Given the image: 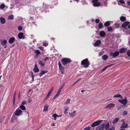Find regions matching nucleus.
Returning <instances> with one entry per match:
<instances>
[{
  "mask_svg": "<svg viewBox=\"0 0 130 130\" xmlns=\"http://www.w3.org/2000/svg\"><path fill=\"white\" fill-rule=\"evenodd\" d=\"M81 64L84 65V67L87 68L89 67L90 64L88 59H86L81 61Z\"/></svg>",
  "mask_w": 130,
  "mask_h": 130,
  "instance_id": "obj_1",
  "label": "nucleus"
},
{
  "mask_svg": "<svg viewBox=\"0 0 130 130\" xmlns=\"http://www.w3.org/2000/svg\"><path fill=\"white\" fill-rule=\"evenodd\" d=\"M71 61L70 59L67 58H64L61 60V62L64 65L67 64L68 63L71 62Z\"/></svg>",
  "mask_w": 130,
  "mask_h": 130,
  "instance_id": "obj_2",
  "label": "nucleus"
},
{
  "mask_svg": "<svg viewBox=\"0 0 130 130\" xmlns=\"http://www.w3.org/2000/svg\"><path fill=\"white\" fill-rule=\"evenodd\" d=\"M22 111L19 108H18L15 110L14 114L16 116H21L22 114Z\"/></svg>",
  "mask_w": 130,
  "mask_h": 130,
  "instance_id": "obj_3",
  "label": "nucleus"
},
{
  "mask_svg": "<svg viewBox=\"0 0 130 130\" xmlns=\"http://www.w3.org/2000/svg\"><path fill=\"white\" fill-rule=\"evenodd\" d=\"M119 54V52L118 51H116L115 53L111 52L110 53V55L113 56V57L115 58L118 56Z\"/></svg>",
  "mask_w": 130,
  "mask_h": 130,
  "instance_id": "obj_4",
  "label": "nucleus"
},
{
  "mask_svg": "<svg viewBox=\"0 0 130 130\" xmlns=\"http://www.w3.org/2000/svg\"><path fill=\"white\" fill-rule=\"evenodd\" d=\"M102 120L96 121L93 123L91 125L92 127H94L100 124L102 122Z\"/></svg>",
  "mask_w": 130,
  "mask_h": 130,
  "instance_id": "obj_5",
  "label": "nucleus"
},
{
  "mask_svg": "<svg viewBox=\"0 0 130 130\" xmlns=\"http://www.w3.org/2000/svg\"><path fill=\"white\" fill-rule=\"evenodd\" d=\"M105 124L103 123L97 126L96 128V130H103L105 127Z\"/></svg>",
  "mask_w": 130,
  "mask_h": 130,
  "instance_id": "obj_6",
  "label": "nucleus"
},
{
  "mask_svg": "<svg viewBox=\"0 0 130 130\" xmlns=\"http://www.w3.org/2000/svg\"><path fill=\"white\" fill-rule=\"evenodd\" d=\"M98 0H93L92 1V3H93V5L94 6H99L100 5V3L98 2Z\"/></svg>",
  "mask_w": 130,
  "mask_h": 130,
  "instance_id": "obj_7",
  "label": "nucleus"
},
{
  "mask_svg": "<svg viewBox=\"0 0 130 130\" xmlns=\"http://www.w3.org/2000/svg\"><path fill=\"white\" fill-rule=\"evenodd\" d=\"M122 104L125 105L127 103V101L126 98L125 99H122V100H118Z\"/></svg>",
  "mask_w": 130,
  "mask_h": 130,
  "instance_id": "obj_8",
  "label": "nucleus"
},
{
  "mask_svg": "<svg viewBox=\"0 0 130 130\" xmlns=\"http://www.w3.org/2000/svg\"><path fill=\"white\" fill-rule=\"evenodd\" d=\"M115 105V104H114L110 103L107 105L106 107V108L110 109L112 107H114Z\"/></svg>",
  "mask_w": 130,
  "mask_h": 130,
  "instance_id": "obj_9",
  "label": "nucleus"
},
{
  "mask_svg": "<svg viewBox=\"0 0 130 130\" xmlns=\"http://www.w3.org/2000/svg\"><path fill=\"white\" fill-rule=\"evenodd\" d=\"M127 50L126 48H122L119 50V52L120 54L124 53L126 52Z\"/></svg>",
  "mask_w": 130,
  "mask_h": 130,
  "instance_id": "obj_10",
  "label": "nucleus"
},
{
  "mask_svg": "<svg viewBox=\"0 0 130 130\" xmlns=\"http://www.w3.org/2000/svg\"><path fill=\"white\" fill-rule=\"evenodd\" d=\"M101 43V41L100 40H98L94 43V45L95 46H97L100 45Z\"/></svg>",
  "mask_w": 130,
  "mask_h": 130,
  "instance_id": "obj_11",
  "label": "nucleus"
},
{
  "mask_svg": "<svg viewBox=\"0 0 130 130\" xmlns=\"http://www.w3.org/2000/svg\"><path fill=\"white\" fill-rule=\"evenodd\" d=\"M18 36L20 39H24V37L23 36V34L22 32L19 33L18 35Z\"/></svg>",
  "mask_w": 130,
  "mask_h": 130,
  "instance_id": "obj_12",
  "label": "nucleus"
},
{
  "mask_svg": "<svg viewBox=\"0 0 130 130\" xmlns=\"http://www.w3.org/2000/svg\"><path fill=\"white\" fill-rule=\"evenodd\" d=\"M129 23L128 22H124L122 25V27L123 28H125L127 26Z\"/></svg>",
  "mask_w": 130,
  "mask_h": 130,
  "instance_id": "obj_13",
  "label": "nucleus"
},
{
  "mask_svg": "<svg viewBox=\"0 0 130 130\" xmlns=\"http://www.w3.org/2000/svg\"><path fill=\"white\" fill-rule=\"evenodd\" d=\"M128 125L127 124H125L124 122H123L121 126V128H125L127 127Z\"/></svg>",
  "mask_w": 130,
  "mask_h": 130,
  "instance_id": "obj_14",
  "label": "nucleus"
},
{
  "mask_svg": "<svg viewBox=\"0 0 130 130\" xmlns=\"http://www.w3.org/2000/svg\"><path fill=\"white\" fill-rule=\"evenodd\" d=\"M48 107V105L47 104H45L44 105V108L43 111H47Z\"/></svg>",
  "mask_w": 130,
  "mask_h": 130,
  "instance_id": "obj_15",
  "label": "nucleus"
},
{
  "mask_svg": "<svg viewBox=\"0 0 130 130\" xmlns=\"http://www.w3.org/2000/svg\"><path fill=\"white\" fill-rule=\"evenodd\" d=\"M0 20L1 23L2 24H4L6 22V20L5 18L3 17L0 18Z\"/></svg>",
  "mask_w": 130,
  "mask_h": 130,
  "instance_id": "obj_16",
  "label": "nucleus"
},
{
  "mask_svg": "<svg viewBox=\"0 0 130 130\" xmlns=\"http://www.w3.org/2000/svg\"><path fill=\"white\" fill-rule=\"evenodd\" d=\"M15 40V38L12 37L10 38L9 40V42L10 43H12Z\"/></svg>",
  "mask_w": 130,
  "mask_h": 130,
  "instance_id": "obj_17",
  "label": "nucleus"
},
{
  "mask_svg": "<svg viewBox=\"0 0 130 130\" xmlns=\"http://www.w3.org/2000/svg\"><path fill=\"white\" fill-rule=\"evenodd\" d=\"M29 76H31V77H32V82L33 81H34V77L35 76L34 75V74L31 71H30L29 72Z\"/></svg>",
  "mask_w": 130,
  "mask_h": 130,
  "instance_id": "obj_18",
  "label": "nucleus"
},
{
  "mask_svg": "<svg viewBox=\"0 0 130 130\" xmlns=\"http://www.w3.org/2000/svg\"><path fill=\"white\" fill-rule=\"evenodd\" d=\"M47 71L42 70L40 73L39 76L40 77H41L42 75L44 74L45 73H47Z\"/></svg>",
  "mask_w": 130,
  "mask_h": 130,
  "instance_id": "obj_19",
  "label": "nucleus"
},
{
  "mask_svg": "<svg viewBox=\"0 0 130 130\" xmlns=\"http://www.w3.org/2000/svg\"><path fill=\"white\" fill-rule=\"evenodd\" d=\"M7 41L5 39L2 40L1 41V43L3 45H5L7 43Z\"/></svg>",
  "mask_w": 130,
  "mask_h": 130,
  "instance_id": "obj_20",
  "label": "nucleus"
},
{
  "mask_svg": "<svg viewBox=\"0 0 130 130\" xmlns=\"http://www.w3.org/2000/svg\"><path fill=\"white\" fill-rule=\"evenodd\" d=\"M99 35L101 37H103L105 35L106 33L104 31H102L100 32Z\"/></svg>",
  "mask_w": 130,
  "mask_h": 130,
  "instance_id": "obj_21",
  "label": "nucleus"
},
{
  "mask_svg": "<svg viewBox=\"0 0 130 130\" xmlns=\"http://www.w3.org/2000/svg\"><path fill=\"white\" fill-rule=\"evenodd\" d=\"M18 108L20 109L23 110H25L26 109L25 107L23 105H21Z\"/></svg>",
  "mask_w": 130,
  "mask_h": 130,
  "instance_id": "obj_22",
  "label": "nucleus"
},
{
  "mask_svg": "<svg viewBox=\"0 0 130 130\" xmlns=\"http://www.w3.org/2000/svg\"><path fill=\"white\" fill-rule=\"evenodd\" d=\"M53 90V87H52L50 90L47 94V96H49L51 93L52 92Z\"/></svg>",
  "mask_w": 130,
  "mask_h": 130,
  "instance_id": "obj_23",
  "label": "nucleus"
},
{
  "mask_svg": "<svg viewBox=\"0 0 130 130\" xmlns=\"http://www.w3.org/2000/svg\"><path fill=\"white\" fill-rule=\"evenodd\" d=\"M110 23L109 21H107L105 22L104 24L105 26L108 27L110 25Z\"/></svg>",
  "mask_w": 130,
  "mask_h": 130,
  "instance_id": "obj_24",
  "label": "nucleus"
},
{
  "mask_svg": "<svg viewBox=\"0 0 130 130\" xmlns=\"http://www.w3.org/2000/svg\"><path fill=\"white\" fill-rule=\"evenodd\" d=\"M126 20V18L123 16H121L120 18V20L122 22H124Z\"/></svg>",
  "mask_w": 130,
  "mask_h": 130,
  "instance_id": "obj_25",
  "label": "nucleus"
},
{
  "mask_svg": "<svg viewBox=\"0 0 130 130\" xmlns=\"http://www.w3.org/2000/svg\"><path fill=\"white\" fill-rule=\"evenodd\" d=\"M64 113L67 114L68 113L67 112H66L69 109V107L67 106H65L64 107Z\"/></svg>",
  "mask_w": 130,
  "mask_h": 130,
  "instance_id": "obj_26",
  "label": "nucleus"
},
{
  "mask_svg": "<svg viewBox=\"0 0 130 130\" xmlns=\"http://www.w3.org/2000/svg\"><path fill=\"white\" fill-rule=\"evenodd\" d=\"M108 58V57L107 55H105L102 56V59L104 60H107Z\"/></svg>",
  "mask_w": 130,
  "mask_h": 130,
  "instance_id": "obj_27",
  "label": "nucleus"
},
{
  "mask_svg": "<svg viewBox=\"0 0 130 130\" xmlns=\"http://www.w3.org/2000/svg\"><path fill=\"white\" fill-rule=\"evenodd\" d=\"M119 118H117L115 119L112 122V123L113 124H115L117 123L118 120H119Z\"/></svg>",
  "mask_w": 130,
  "mask_h": 130,
  "instance_id": "obj_28",
  "label": "nucleus"
},
{
  "mask_svg": "<svg viewBox=\"0 0 130 130\" xmlns=\"http://www.w3.org/2000/svg\"><path fill=\"white\" fill-rule=\"evenodd\" d=\"M113 97L116 98L120 97L122 99L123 98L122 96L121 95L119 94H118L114 95L113 96Z\"/></svg>",
  "mask_w": 130,
  "mask_h": 130,
  "instance_id": "obj_29",
  "label": "nucleus"
},
{
  "mask_svg": "<svg viewBox=\"0 0 130 130\" xmlns=\"http://www.w3.org/2000/svg\"><path fill=\"white\" fill-rule=\"evenodd\" d=\"M40 65L43 66H44L45 65V63H43L41 61L39 60L38 61Z\"/></svg>",
  "mask_w": 130,
  "mask_h": 130,
  "instance_id": "obj_30",
  "label": "nucleus"
},
{
  "mask_svg": "<svg viewBox=\"0 0 130 130\" xmlns=\"http://www.w3.org/2000/svg\"><path fill=\"white\" fill-rule=\"evenodd\" d=\"M33 70L35 72H38L39 71V69L38 68H34Z\"/></svg>",
  "mask_w": 130,
  "mask_h": 130,
  "instance_id": "obj_31",
  "label": "nucleus"
},
{
  "mask_svg": "<svg viewBox=\"0 0 130 130\" xmlns=\"http://www.w3.org/2000/svg\"><path fill=\"white\" fill-rule=\"evenodd\" d=\"M113 28L111 27H109L107 28V31L108 32L111 31L112 30Z\"/></svg>",
  "mask_w": 130,
  "mask_h": 130,
  "instance_id": "obj_32",
  "label": "nucleus"
},
{
  "mask_svg": "<svg viewBox=\"0 0 130 130\" xmlns=\"http://www.w3.org/2000/svg\"><path fill=\"white\" fill-rule=\"evenodd\" d=\"M70 99H68L65 102V104H69L70 103Z\"/></svg>",
  "mask_w": 130,
  "mask_h": 130,
  "instance_id": "obj_33",
  "label": "nucleus"
},
{
  "mask_svg": "<svg viewBox=\"0 0 130 130\" xmlns=\"http://www.w3.org/2000/svg\"><path fill=\"white\" fill-rule=\"evenodd\" d=\"M5 7V5L4 4H1L0 6V8L1 9H3Z\"/></svg>",
  "mask_w": 130,
  "mask_h": 130,
  "instance_id": "obj_34",
  "label": "nucleus"
},
{
  "mask_svg": "<svg viewBox=\"0 0 130 130\" xmlns=\"http://www.w3.org/2000/svg\"><path fill=\"white\" fill-rule=\"evenodd\" d=\"M35 53L38 56L39 54H40V51L38 50H35Z\"/></svg>",
  "mask_w": 130,
  "mask_h": 130,
  "instance_id": "obj_35",
  "label": "nucleus"
},
{
  "mask_svg": "<svg viewBox=\"0 0 130 130\" xmlns=\"http://www.w3.org/2000/svg\"><path fill=\"white\" fill-rule=\"evenodd\" d=\"M8 19L9 20H13L14 19L13 16L12 15H11L8 17Z\"/></svg>",
  "mask_w": 130,
  "mask_h": 130,
  "instance_id": "obj_36",
  "label": "nucleus"
},
{
  "mask_svg": "<svg viewBox=\"0 0 130 130\" xmlns=\"http://www.w3.org/2000/svg\"><path fill=\"white\" fill-rule=\"evenodd\" d=\"M99 27L100 29H101L103 27V24L101 23H100L99 24Z\"/></svg>",
  "mask_w": 130,
  "mask_h": 130,
  "instance_id": "obj_37",
  "label": "nucleus"
},
{
  "mask_svg": "<svg viewBox=\"0 0 130 130\" xmlns=\"http://www.w3.org/2000/svg\"><path fill=\"white\" fill-rule=\"evenodd\" d=\"M22 29V26H19L18 27V30L19 31H21Z\"/></svg>",
  "mask_w": 130,
  "mask_h": 130,
  "instance_id": "obj_38",
  "label": "nucleus"
},
{
  "mask_svg": "<svg viewBox=\"0 0 130 130\" xmlns=\"http://www.w3.org/2000/svg\"><path fill=\"white\" fill-rule=\"evenodd\" d=\"M65 85V83H64L62 84V85L59 88V89H61L62 90V89L63 88V87H64V85Z\"/></svg>",
  "mask_w": 130,
  "mask_h": 130,
  "instance_id": "obj_39",
  "label": "nucleus"
},
{
  "mask_svg": "<svg viewBox=\"0 0 130 130\" xmlns=\"http://www.w3.org/2000/svg\"><path fill=\"white\" fill-rule=\"evenodd\" d=\"M127 54L128 56L130 57V50H128L127 51Z\"/></svg>",
  "mask_w": 130,
  "mask_h": 130,
  "instance_id": "obj_40",
  "label": "nucleus"
},
{
  "mask_svg": "<svg viewBox=\"0 0 130 130\" xmlns=\"http://www.w3.org/2000/svg\"><path fill=\"white\" fill-rule=\"evenodd\" d=\"M76 111H73V113H71V116L73 117L75 115V114L76 113Z\"/></svg>",
  "mask_w": 130,
  "mask_h": 130,
  "instance_id": "obj_41",
  "label": "nucleus"
},
{
  "mask_svg": "<svg viewBox=\"0 0 130 130\" xmlns=\"http://www.w3.org/2000/svg\"><path fill=\"white\" fill-rule=\"evenodd\" d=\"M119 2L120 3L122 4H124L125 3L124 0H119Z\"/></svg>",
  "mask_w": 130,
  "mask_h": 130,
  "instance_id": "obj_42",
  "label": "nucleus"
},
{
  "mask_svg": "<svg viewBox=\"0 0 130 130\" xmlns=\"http://www.w3.org/2000/svg\"><path fill=\"white\" fill-rule=\"evenodd\" d=\"M127 114V112L126 111H124L123 112L122 114L123 115H126Z\"/></svg>",
  "mask_w": 130,
  "mask_h": 130,
  "instance_id": "obj_43",
  "label": "nucleus"
},
{
  "mask_svg": "<svg viewBox=\"0 0 130 130\" xmlns=\"http://www.w3.org/2000/svg\"><path fill=\"white\" fill-rule=\"evenodd\" d=\"M104 54V52L103 51L101 52L99 54V56H100Z\"/></svg>",
  "mask_w": 130,
  "mask_h": 130,
  "instance_id": "obj_44",
  "label": "nucleus"
},
{
  "mask_svg": "<svg viewBox=\"0 0 130 130\" xmlns=\"http://www.w3.org/2000/svg\"><path fill=\"white\" fill-rule=\"evenodd\" d=\"M26 102L25 101H22V102L21 103V105H24L26 103Z\"/></svg>",
  "mask_w": 130,
  "mask_h": 130,
  "instance_id": "obj_45",
  "label": "nucleus"
},
{
  "mask_svg": "<svg viewBox=\"0 0 130 130\" xmlns=\"http://www.w3.org/2000/svg\"><path fill=\"white\" fill-rule=\"evenodd\" d=\"M59 94L58 93H57L54 96V97L53 99H55L59 95Z\"/></svg>",
  "mask_w": 130,
  "mask_h": 130,
  "instance_id": "obj_46",
  "label": "nucleus"
},
{
  "mask_svg": "<svg viewBox=\"0 0 130 130\" xmlns=\"http://www.w3.org/2000/svg\"><path fill=\"white\" fill-rule=\"evenodd\" d=\"M109 127V125L108 124H107L105 126V128L106 129H107V128H108Z\"/></svg>",
  "mask_w": 130,
  "mask_h": 130,
  "instance_id": "obj_47",
  "label": "nucleus"
},
{
  "mask_svg": "<svg viewBox=\"0 0 130 130\" xmlns=\"http://www.w3.org/2000/svg\"><path fill=\"white\" fill-rule=\"evenodd\" d=\"M16 93V91H15V92H14V94H13V99H15V95Z\"/></svg>",
  "mask_w": 130,
  "mask_h": 130,
  "instance_id": "obj_48",
  "label": "nucleus"
},
{
  "mask_svg": "<svg viewBox=\"0 0 130 130\" xmlns=\"http://www.w3.org/2000/svg\"><path fill=\"white\" fill-rule=\"evenodd\" d=\"M52 116L54 118H56L57 117V115L56 114H54Z\"/></svg>",
  "mask_w": 130,
  "mask_h": 130,
  "instance_id": "obj_49",
  "label": "nucleus"
},
{
  "mask_svg": "<svg viewBox=\"0 0 130 130\" xmlns=\"http://www.w3.org/2000/svg\"><path fill=\"white\" fill-rule=\"evenodd\" d=\"M49 96H47L44 99V101H43V103H44L45 101L48 98Z\"/></svg>",
  "mask_w": 130,
  "mask_h": 130,
  "instance_id": "obj_50",
  "label": "nucleus"
},
{
  "mask_svg": "<svg viewBox=\"0 0 130 130\" xmlns=\"http://www.w3.org/2000/svg\"><path fill=\"white\" fill-rule=\"evenodd\" d=\"M48 44L47 43H43V45L45 46L47 45Z\"/></svg>",
  "mask_w": 130,
  "mask_h": 130,
  "instance_id": "obj_51",
  "label": "nucleus"
},
{
  "mask_svg": "<svg viewBox=\"0 0 130 130\" xmlns=\"http://www.w3.org/2000/svg\"><path fill=\"white\" fill-rule=\"evenodd\" d=\"M91 128L90 127H88L86 128L84 130H89Z\"/></svg>",
  "mask_w": 130,
  "mask_h": 130,
  "instance_id": "obj_52",
  "label": "nucleus"
},
{
  "mask_svg": "<svg viewBox=\"0 0 130 130\" xmlns=\"http://www.w3.org/2000/svg\"><path fill=\"white\" fill-rule=\"evenodd\" d=\"M59 68L61 70H62L64 68V67L62 66H59Z\"/></svg>",
  "mask_w": 130,
  "mask_h": 130,
  "instance_id": "obj_53",
  "label": "nucleus"
},
{
  "mask_svg": "<svg viewBox=\"0 0 130 130\" xmlns=\"http://www.w3.org/2000/svg\"><path fill=\"white\" fill-rule=\"evenodd\" d=\"M39 48L40 50H41L42 51H43V50H44V49H44L43 47H42V46H39Z\"/></svg>",
  "mask_w": 130,
  "mask_h": 130,
  "instance_id": "obj_54",
  "label": "nucleus"
},
{
  "mask_svg": "<svg viewBox=\"0 0 130 130\" xmlns=\"http://www.w3.org/2000/svg\"><path fill=\"white\" fill-rule=\"evenodd\" d=\"M99 22V20L98 19H96L95 20V22L96 23H98Z\"/></svg>",
  "mask_w": 130,
  "mask_h": 130,
  "instance_id": "obj_55",
  "label": "nucleus"
},
{
  "mask_svg": "<svg viewBox=\"0 0 130 130\" xmlns=\"http://www.w3.org/2000/svg\"><path fill=\"white\" fill-rule=\"evenodd\" d=\"M81 79H82V78H80L77 81H76V82H75V83L73 85V86H74L76 83H77V82H78V81H79V80H80Z\"/></svg>",
  "mask_w": 130,
  "mask_h": 130,
  "instance_id": "obj_56",
  "label": "nucleus"
},
{
  "mask_svg": "<svg viewBox=\"0 0 130 130\" xmlns=\"http://www.w3.org/2000/svg\"><path fill=\"white\" fill-rule=\"evenodd\" d=\"M61 90L59 89L58 90L57 93H58V94H59V93H60V92H61Z\"/></svg>",
  "mask_w": 130,
  "mask_h": 130,
  "instance_id": "obj_57",
  "label": "nucleus"
},
{
  "mask_svg": "<svg viewBox=\"0 0 130 130\" xmlns=\"http://www.w3.org/2000/svg\"><path fill=\"white\" fill-rule=\"evenodd\" d=\"M119 24H115V25L117 27V28H118L119 27Z\"/></svg>",
  "mask_w": 130,
  "mask_h": 130,
  "instance_id": "obj_58",
  "label": "nucleus"
},
{
  "mask_svg": "<svg viewBox=\"0 0 130 130\" xmlns=\"http://www.w3.org/2000/svg\"><path fill=\"white\" fill-rule=\"evenodd\" d=\"M107 66H106L102 70V72H103L107 68Z\"/></svg>",
  "mask_w": 130,
  "mask_h": 130,
  "instance_id": "obj_59",
  "label": "nucleus"
},
{
  "mask_svg": "<svg viewBox=\"0 0 130 130\" xmlns=\"http://www.w3.org/2000/svg\"><path fill=\"white\" fill-rule=\"evenodd\" d=\"M28 103H30L32 101V100L31 99H30L28 100Z\"/></svg>",
  "mask_w": 130,
  "mask_h": 130,
  "instance_id": "obj_60",
  "label": "nucleus"
},
{
  "mask_svg": "<svg viewBox=\"0 0 130 130\" xmlns=\"http://www.w3.org/2000/svg\"><path fill=\"white\" fill-rule=\"evenodd\" d=\"M113 64H111L107 66H107V67H108L113 65Z\"/></svg>",
  "mask_w": 130,
  "mask_h": 130,
  "instance_id": "obj_61",
  "label": "nucleus"
},
{
  "mask_svg": "<svg viewBox=\"0 0 130 130\" xmlns=\"http://www.w3.org/2000/svg\"><path fill=\"white\" fill-rule=\"evenodd\" d=\"M13 105H14L15 104V99H13Z\"/></svg>",
  "mask_w": 130,
  "mask_h": 130,
  "instance_id": "obj_62",
  "label": "nucleus"
},
{
  "mask_svg": "<svg viewBox=\"0 0 130 130\" xmlns=\"http://www.w3.org/2000/svg\"><path fill=\"white\" fill-rule=\"evenodd\" d=\"M49 59L47 57L45 58V59L44 60V61H46L47 60V59Z\"/></svg>",
  "mask_w": 130,
  "mask_h": 130,
  "instance_id": "obj_63",
  "label": "nucleus"
},
{
  "mask_svg": "<svg viewBox=\"0 0 130 130\" xmlns=\"http://www.w3.org/2000/svg\"><path fill=\"white\" fill-rule=\"evenodd\" d=\"M127 3L128 5H130V2H127Z\"/></svg>",
  "mask_w": 130,
  "mask_h": 130,
  "instance_id": "obj_64",
  "label": "nucleus"
}]
</instances>
